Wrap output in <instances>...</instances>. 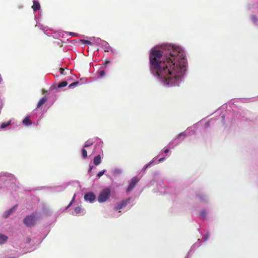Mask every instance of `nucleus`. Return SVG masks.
<instances>
[{
  "instance_id": "obj_1",
  "label": "nucleus",
  "mask_w": 258,
  "mask_h": 258,
  "mask_svg": "<svg viewBox=\"0 0 258 258\" xmlns=\"http://www.w3.org/2000/svg\"><path fill=\"white\" fill-rule=\"evenodd\" d=\"M151 70L166 85H178L186 71V59L178 46H165L163 50L153 49L149 55Z\"/></svg>"
},
{
  "instance_id": "obj_2",
  "label": "nucleus",
  "mask_w": 258,
  "mask_h": 258,
  "mask_svg": "<svg viewBox=\"0 0 258 258\" xmlns=\"http://www.w3.org/2000/svg\"><path fill=\"white\" fill-rule=\"evenodd\" d=\"M111 191L110 188L107 187L104 188L99 194L97 200L99 203H104L107 201L110 198Z\"/></svg>"
},
{
  "instance_id": "obj_3",
  "label": "nucleus",
  "mask_w": 258,
  "mask_h": 258,
  "mask_svg": "<svg viewBox=\"0 0 258 258\" xmlns=\"http://www.w3.org/2000/svg\"><path fill=\"white\" fill-rule=\"evenodd\" d=\"M38 218L37 213H33L30 215L27 216L23 219V223L28 227H32L36 224Z\"/></svg>"
},
{
  "instance_id": "obj_4",
  "label": "nucleus",
  "mask_w": 258,
  "mask_h": 258,
  "mask_svg": "<svg viewBox=\"0 0 258 258\" xmlns=\"http://www.w3.org/2000/svg\"><path fill=\"white\" fill-rule=\"evenodd\" d=\"M130 200L131 198H128L116 203L114 208V210H118L125 207L130 203Z\"/></svg>"
},
{
  "instance_id": "obj_5",
  "label": "nucleus",
  "mask_w": 258,
  "mask_h": 258,
  "mask_svg": "<svg viewBox=\"0 0 258 258\" xmlns=\"http://www.w3.org/2000/svg\"><path fill=\"white\" fill-rule=\"evenodd\" d=\"M139 179L137 177H134L132 178L131 180V181L130 182L129 186L126 189V192H128L132 190L135 187Z\"/></svg>"
},
{
  "instance_id": "obj_6",
  "label": "nucleus",
  "mask_w": 258,
  "mask_h": 258,
  "mask_svg": "<svg viewBox=\"0 0 258 258\" xmlns=\"http://www.w3.org/2000/svg\"><path fill=\"white\" fill-rule=\"evenodd\" d=\"M96 196L95 194L92 192H88L84 195V199L87 201L93 202L95 201Z\"/></svg>"
},
{
  "instance_id": "obj_7",
  "label": "nucleus",
  "mask_w": 258,
  "mask_h": 258,
  "mask_svg": "<svg viewBox=\"0 0 258 258\" xmlns=\"http://www.w3.org/2000/svg\"><path fill=\"white\" fill-rule=\"evenodd\" d=\"M101 162V157L100 155L95 156L93 160V163L95 165L97 166L100 164Z\"/></svg>"
},
{
  "instance_id": "obj_8",
  "label": "nucleus",
  "mask_w": 258,
  "mask_h": 258,
  "mask_svg": "<svg viewBox=\"0 0 258 258\" xmlns=\"http://www.w3.org/2000/svg\"><path fill=\"white\" fill-rule=\"evenodd\" d=\"M8 239V237L6 235L0 233V244H4Z\"/></svg>"
},
{
  "instance_id": "obj_9",
  "label": "nucleus",
  "mask_w": 258,
  "mask_h": 258,
  "mask_svg": "<svg viewBox=\"0 0 258 258\" xmlns=\"http://www.w3.org/2000/svg\"><path fill=\"white\" fill-rule=\"evenodd\" d=\"M47 99L46 97H43V98H42L38 102V104H37V108H40L41 106H42L47 101Z\"/></svg>"
},
{
  "instance_id": "obj_10",
  "label": "nucleus",
  "mask_w": 258,
  "mask_h": 258,
  "mask_svg": "<svg viewBox=\"0 0 258 258\" xmlns=\"http://www.w3.org/2000/svg\"><path fill=\"white\" fill-rule=\"evenodd\" d=\"M32 8L33 9L34 11L39 10L40 9V6L39 3L37 1H34L33 5L32 6Z\"/></svg>"
},
{
  "instance_id": "obj_11",
  "label": "nucleus",
  "mask_w": 258,
  "mask_h": 258,
  "mask_svg": "<svg viewBox=\"0 0 258 258\" xmlns=\"http://www.w3.org/2000/svg\"><path fill=\"white\" fill-rule=\"evenodd\" d=\"M15 210V207H13L10 210L6 211L4 214V217L5 218H7L10 215H11Z\"/></svg>"
},
{
  "instance_id": "obj_12",
  "label": "nucleus",
  "mask_w": 258,
  "mask_h": 258,
  "mask_svg": "<svg viewBox=\"0 0 258 258\" xmlns=\"http://www.w3.org/2000/svg\"><path fill=\"white\" fill-rule=\"evenodd\" d=\"M74 212L76 215H78L83 213V209L81 207H77L75 208Z\"/></svg>"
},
{
  "instance_id": "obj_13",
  "label": "nucleus",
  "mask_w": 258,
  "mask_h": 258,
  "mask_svg": "<svg viewBox=\"0 0 258 258\" xmlns=\"http://www.w3.org/2000/svg\"><path fill=\"white\" fill-rule=\"evenodd\" d=\"M23 123L26 125H29L32 124V122L30 120L29 117H26L23 120Z\"/></svg>"
},
{
  "instance_id": "obj_14",
  "label": "nucleus",
  "mask_w": 258,
  "mask_h": 258,
  "mask_svg": "<svg viewBox=\"0 0 258 258\" xmlns=\"http://www.w3.org/2000/svg\"><path fill=\"white\" fill-rule=\"evenodd\" d=\"M68 82L67 81H62L61 82H59L58 84V87L59 88H62V87H66V86H67L68 85Z\"/></svg>"
},
{
  "instance_id": "obj_15",
  "label": "nucleus",
  "mask_w": 258,
  "mask_h": 258,
  "mask_svg": "<svg viewBox=\"0 0 258 258\" xmlns=\"http://www.w3.org/2000/svg\"><path fill=\"white\" fill-rule=\"evenodd\" d=\"M10 124H11V121H8V122H3L1 124V127L2 128H4L8 126V125H9Z\"/></svg>"
},
{
  "instance_id": "obj_16",
  "label": "nucleus",
  "mask_w": 258,
  "mask_h": 258,
  "mask_svg": "<svg viewBox=\"0 0 258 258\" xmlns=\"http://www.w3.org/2000/svg\"><path fill=\"white\" fill-rule=\"evenodd\" d=\"M93 143H94V142H93V141H90V140H88V141H87L86 142V143H85V145H84V148L88 147H89V146H91V145L93 144Z\"/></svg>"
},
{
  "instance_id": "obj_17",
  "label": "nucleus",
  "mask_w": 258,
  "mask_h": 258,
  "mask_svg": "<svg viewBox=\"0 0 258 258\" xmlns=\"http://www.w3.org/2000/svg\"><path fill=\"white\" fill-rule=\"evenodd\" d=\"M82 157H83V158L86 159L87 158V152L85 149H82Z\"/></svg>"
},
{
  "instance_id": "obj_18",
  "label": "nucleus",
  "mask_w": 258,
  "mask_h": 258,
  "mask_svg": "<svg viewBox=\"0 0 258 258\" xmlns=\"http://www.w3.org/2000/svg\"><path fill=\"white\" fill-rule=\"evenodd\" d=\"M207 215V212L205 210H202L200 212V217L202 218H205Z\"/></svg>"
},
{
  "instance_id": "obj_19",
  "label": "nucleus",
  "mask_w": 258,
  "mask_h": 258,
  "mask_svg": "<svg viewBox=\"0 0 258 258\" xmlns=\"http://www.w3.org/2000/svg\"><path fill=\"white\" fill-rule=\"evenodd\" d=\"M82 41L83 42V43L85 44H87V45H91L92 44V42L89 40H82Z\"/></svg>"
},
{
  "instance_id": "obj_20",
  "label": "nucleus",
  "mask_w": 258,
  "mask_h": 258,
  "mask_svg": "<svg viewBox=\"0 0 258 258\" xmlns=\"http://www.w3.org/2000/svg\"><path fill=\"white\" fill-rule=\"evenodd\" d=\"M105 172V170H103L102 171H99L97 174V176L99 177H100L104 174Z\"/></svg>"
},
{
  "instance_id": "obj_21",
  "label": "nucleus",
  "mask_w": 258,
  "mask_h": 258,
  "mask_svg": "<svg viewBox=\"0 0 258 258\" xmlns=\"http://www.w3.org/2000/svg\"><path fill=\"white\" fill-rule=\"evenodd\" d=\"M79 83V82H78V81H77V82H73V83H71V84L69 85V88H72V87H74V86H76V85H78Z\"/></svg>"
},
{
  "instance_id": "obj_22",
  "label": "nucleus",
  "mask_w": 258,
  "mask_h": 258,
  "mask_svg": "<svg viewBox=\"0 0 258 258\" xmlns=\"http://www.w3.org/2000/svg\"><path fill=\"white\" fill-rule=\"evenodd\" d=\"M105 75V72L104 70H101L99 73V76L100 78L103 77Z\"/></svg>"
},
{
  "instance_id": "obj_23",
  "label": "nucleus",
  "mask_w": 258,
  "mask_h": 258,
  "mask_svg": "<svg viewBox=\"0 0 258 258\" xmlns=\"http://www.w3.org/2000/svg\"><path fill=\"white\" fill-rule=\"evenodd\" d=\"M59 72L60 74L62 75H65L66 74L64 69L62 68H59Z\"/></svg>"
},
{
  "instance_id": "obj_24",
  "label": "nucleus",
  "mask_w": 258,
  "mask_h": 258,
  "mask_svg": "<svg viewBox=\"0 0 258 258\" xmlns=\"http://www.w3.org/2000/svg\"><path fill=\"white\" fill-rule=\"evenodd\" d=\"M152 163V162H149L148 164H147L144 167V171L148 168L149 167Z\"/></svg>"
},
{
  "instance_id": "obj_25",
  "label": "nucleus",
  "mask_w": 258,
  "mask_h": 258,
  "mask_svg": "<svg viewBox=\"0 0 258 258\" xmlns=\"http://www.w3.org/2000/svg\"><path fill=\"white\" fill-rule=\"evenodd\" d=\"M31 241V239L30 237H28L26 238V242L29 243H30Z\"/></svg>"
},
{
  "instance_id": "obj_26",
  "label": "nucleus",
  "mask_w": 258,
  "mask_h": 258,
  "mask_svg": "<svg viewBox=\"0 0 258 258\" xmlns=\"http://www.w3.org/2000/svg\"><path fill=\"white\" fill-rule=\"evenodd\" d=\"M164 160H165V158L163 157V158H161L159 159L158 161L159 162H162L163 161H164Z\"/></svg>"
},
{
  "instance_id": "obj_27",
  "label": "nucleus",
  "mask_w": 258,
  "mask_h": 258,
  "mask_svg": "<svg viewBox=\"0 0 258 258\" xmlns=\"http://www.w3.org/2000/svg\"><path fill=\"white\" fill-rule=\"evenodd\" d=\"M169 149H165V150H164V152L165 153H168V152H169Z\"/></svg>"
},
{
  "instance_id": "obj_28",
  "label": "nucleus",
  "mask_w": 258,
  "mask_h": 258,
  "mask_svg": "<svg viewBox=\"0 0 258 258\" xmlns=\"http://www.w3.org/2000/svg\"><path fill=\"white\" fill-rule=\"evenodd\" d=\"M92 169H93V167H92V166H90V167H89V172L91 171V170H92Z\"/></svg>"
},
{
  "instance_id": "obj_29",
  "label": "nucleus",
  "mask_w": 258,
  "mask_h": 258,
  "mask_svg": "<svg viewBox=\"0 0 258 258\" xmlns=\"http://www.w3.org/2000/svg\"><path fill=\"white\" fill-rule=\"evenodd\" d=\"M197 196L199 197V199H200L201 200H202V196L200 195H197Z\"/></svg>"
},
{
  "instance_id": "obj_30",
  "label": "nucleus",
  "mask_w": 258,
  "mask_h": 258,
  "mask_svg": "<svg viewBox=\"0 0 258 258\" xmlns=\"http://www.w3.org/2000/svg\"><path fill=\"white\" fill-rule=\"evenodd\" d=\"M252 19H253V20L254 21H256V18H255V16H253V17H252Z\"/></svg>"
},
{
  "instance_id": "obj_31",
  "label": "nucleus",
  "mask_w": 258,
  "mask_h": 258,
  "mask_svg": "<svg viewBox=\"0 0 258 258\" xmlns=\"http://www.w3.org/2000/svg\"><path fill=\"white\" fill-rule=\"evenodd\" d=\"M72 203V202L70 203V204L69 205L68 207L70 206L71 205Z\"/></svg>"
},
{
  "instance_id": "obj_32",
  "label": "nucleus",
  "mask_w": 258,
  "mask_h": 258,
  "mask_svg": "<svg viewBox=\"0 0 258 258\" xmlns=\"http://www.w3.org/2000/svg\"><path fill=\"white\" fill-rule=\"evenodd\" d=\"M97 41H100V39L97 38Z\"/></svg>"
},
{
  "instance_id": "obj_33",
  "label": "nucleus",
  "mask_w": 258,
  "mask_h": 258,
  "mask_svg": "<svg viewBox=\"0 0 258 258\" xmlns=\"http://www.w3.org/2000/svg\"><path fill=\"white\" fill-rule=\"evenodd\" d=\"M182 134H183V133H182V134H180L179 136H181Z\"/></svg>"
}]
</instances>
